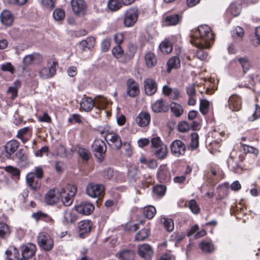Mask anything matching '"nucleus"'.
Listing matches in <instances>:
<instances>
[{
    "instance_id": "1",
    "label": "nucleus",
    "mask_w": 260,
    "mask_h": 260,
    "mask_svg": "<svg viewBox=\"0 0 260 260\" xmlns=\"http://www.w3.org/2000/svg\"><path fill=\"white\" fill-rule=\"evenodd\" d=\"M190 38L191 43L194 45L203 46V44L211 45L214 40V34L209 26L202 25L198 29L191 31Z\"/></svg>"
},
{
    "instance_id": "2",
    "label": "nucleus",
    "mask_w": 260,
    "mask_h": 260,
    "mask_svg": "<svg viewBox=\"0 0 260 260\" xmlns=\"http://www.w3.org/2000/svg\"><path fill=\"white\" fill-rule=\"evenodd\" d=\"M108 104L107 100L101 95L95 96L94 100L84 96L80 102V109L85 112L90 111L93 107L99 110L105 109Z\"/></svg>"
},
{
    "instance_id": "3",
    "label": "nucleus",
    "mask_w": 260,
    "mask_h": 260,
    "mask_svg": "<svg viewBox=\"0 0 260 260\" xmlns=\"http://www.w3.org/2000/svg\"><path fill=\"white\" fill-rule=\"evenodd\" d=\"M76 191V187L73 185H68L66 188H62L58 191L59 198L61 199V201L65 206H69L73 203Z\"/></svg>"
},
{
    "instance_id": "4",
    "label": "nucleus",
    "mask_w": 260,
    "mask_h": 260,
    "mask_svg": "<svg viewBox=\"0 0 260 260\" xmlns=\"http://www.w3.org/2000/svg\"><path fill=\"white\" fill-rule=\"evenodd\" d=\"M37 243L39 247L46 251H50L53 247V240L48 234L45 232L39 233Z\"/></svg>"
},
{
    "instance_id": "5",
    "label": "nucleus",
    "mask_w": 260,
    "mask_h": 260,
    "mask_svg": "<svg viewBox=\"0 0 260 260\" xmlns=\"http://www.w3.org/2000/svg\"><path fill=\"white\" fill-rule=\"evenodd\" d=\"M139 15V11L137 8L128 9L124 15V24L126 27L133 26L137 22Z\"/></svg>"
},
{
    "instance_id": "6",
    "label": "nucleus",
    "mask_w": 260,
    "mask_h": 260,
    "mask_svg": "<svg viewBox=\"0 0 260 260\" xmlns=\"http://www.w3.org/2000/svg\"><path fill=\"white\" fill-rule=\"evenodd\" d=\"M170 148L173 155L179 157L184 154L186 151V145L181 140H175L171 144Z\"/></svg>"
},
{
    "instance_id": "7",
    "label": "nucleus",
    "mask_w": 260,
    "mask_h": 260,
    "mask_svg": "<svg viewBox=\"0 0 260 260\" xmlns=\"http://www.w3.org/2000/svg\"><path fill=\"white\" fill-rule=\"evenodd\" d=\"M92 148L98 159L102 160L104 157L106 146L103 140L100 139L95 140L92 144Z\"/></svg>"
},
{
    "instance_id": "8",
    "label": "nucleus",
    "mask_w": 260,
    "mask_h": 260,
    "mask_svg": "<svg viewBox=\"0 0 260 260\" xmlns=\"http://www.w3.org/2000/svg\"><path fill=\"white\" fill-rule=\"evenodd\" d=\"M104 187L101 184L90 183L86 187V192L88 196L92 198H95L103 195Z\"/></svg>"
},
{
    "instance_id": "9",
    "label": "nucleus",
    "mask_w": 260,
    "mask_h": 260,
    "mask_svg": "<svg viewBox=\"0 0 260 260\" xmlns=\"http://www.w3.org/2000/svg\"><path fill=\"white\" fill-rule=\"evenodd\" d=\"M75 208L78 213L87 215H90L93 212L94 207L91 203L83 201L76 205Z\"/></svg>"
},
{
    "instance_id": "10",
    "label": "nucleus",
    "mask_w": 260,
    "mask_h": 260,
    "mask_svg": "<svg viewBox=\"0 0 260 260\" xmlns=\"http://www.w3.org/2000/svg\"><path fill=\"white\" fill-rule=\"evenodd\" d=\"M72 10L76 15H83L86 9V5L83 0H72L71 2Z\"/></svg>"
},
{
    "instance_id": "11",
    "label": "nucleus",
    "mask_w": 260,
    "mask_h": 260,
    "mask_svg": "<svg viewBox=\"0 0 260 260\" xmlns=\"http://www.w3.org/2000/svg\"><path fill=\"white\" fill-rule=\"evenodd\" d=\"M242 105V100L237 94H233L228 99V106L232 111H238Z\"/></svg>"
},
{
    "instance_id": "12",
    "label": "nucleus",
    "mask_w": 260,
    "mask_h": 260,
    "mask_svg": "<svg viewBox=\"0 0 260 260\" xmlns=\"http://www.w3.org/2000/svg\"><path fill=\"white\" fill-rule=\"evenodd\" d=\"M26 181L27 185L34 191L40 188L41 184L40 179L35 177V174L32 173H29L26 175Z\"/></svg>"
},
{
    "instance_id": "13",
    "label": "nucleus",
    "mask_w": 260,
    "mask_h": 260,
    "mask_svg": "<svg viewBox=\"0 0 260 260\" xmlns=\"http://www.w3.org/2000/svg\"><path fill=\"white\" fill-rule=\"evenodd\" d=\"M126 87V93L130 97H135L139 94V85L134 79L127 80Z\"/></svg>"
},
{
    "instance_id": "14",
    "label": "nucleus",
    "mask_w": 260,
    "mask_h": 260,
    "mask_svg": "<svg viewBox=\"0 0 260 260\" xmlns=\"http://www.w3.org/2000/svg\"><path fill=\"white\" fill-rule=\"evenodd\" d=\"M56 62H53L50 67L42 68L39 72L40 78L46 79L53 76L56 73Z\"/></svg>"
},
{
    "instance_id": "15",
    "label": "nucleus",
    "mask_w": 260,
    "mask_h": 260,
    "mask_svg": "<svg viewBox=\"0 0 260 260\" xmlns=\"http://www.w3.org/2000/svg\"><path fill=\"white\" fill-rule=\"evenodd\" d=\"M92 226V222L89 220H82L78 223L79 236L80 237L83 238L85 235L89 233Z\"/></svg>"
},
{
    "instance_id": "16",
    "label": "nucleus",
    "mask_w": 260,
    "mask_h": 260,
    "mask_svg": "<svg viewBox=\"0 0 260 260\" xmlns=\"http://www.w3.org/2000/svg\"><path fill=\"white\" fill-rule=\"evenodd\" d=\"M106 141L109 140V145L116 149H119L122 146L121 140L119 136L115 134H110L104 136Z\"/></svg>"
},
{
    "instance_id": "17",
    "label": "nucleus",
    "mask_w": 260,
    "mask_h": 260,
    "mask_svg": "<svg viewBox=\"0 0 260 260\" xmlns=\"http://www.w3.org/2000/svg\"><path fill=\"white\" fill-rule=\"evenodd\" d=\"M138 253L141 257L144 258L145 260H150L153 252L149 245L144 244L139 247Z\"/></svg>"
},
{
    "instance_id": "18",
    "label": "nucleus",
    "mask_w": 260,
    "mask_h": 260,
    "mask_svg": "<svg viewBox=\"0 0 260 260\" xmlns=\"http://www.w3.org/2000/svg\"><path fill=\"white\" fill-rule=\"evenodd\" d=\"M19 147V142L14 140L8 142L5 146L6 156L7 158H10L11 156L14 154Z\"/></svg>"
},
{
    "instance_id": "19",
    "label": "nucleus",
    "mask_w": 260,
    "mask_h": 260,
    "mask_svg": "<svg viewBox=\"0 0 260 260\" xmlns=\"http://www.w3.org/2000/svg\"><path fill=\"white\" fill-rule=\"evenodd\" d=\"M145 93L148 95H152L157 90V85L154 80L148 78L144 81Z\"/></svg>"
},
{
    "instance_id": "20",
    "label": "nucleus",
    "mask_w": 260,
    "mask_h": 260,
    "mask_svg": "<svg viewBox=\"0 0 260 260\" xmlns=\"http://www.w3.org/2000/svg\"><path fill=\"white\" fill-rule=\"evenodd\" d=\"M36 250V246L35 244L28 243L22 247V256L24 258H31L35 254Z\"/></svg>"
},
{
    "instance_id": "21",
    "label": "nucleus",
    "mask_w": 260,
    "mask_h": 260,
    "mask_svg": "<svg viewBox=\"0 0 260 260\" xmlns=\"http://www.w3.org/2000/svg\"><path fill=\"white\" fill-rule=\"evenodd\" d=\"M150 122V116L147 112H141L136 118L137 123L141 127L147 126Z\"/></svg>"
},
{
    "instance_id": "22",
    "label": "nucleus",
    "mask_w": 260,
    "mask_h": 260,
    "mask_svg": "<svg viewBox=\"0 0 260 260\" xmlns=\"http://www.w3.org/2000/svg\"><path fill=\"white\" fill-rule=\"evenodd\" d=\"M152 110L155 113L166 112L169 110V106L164 103L163 100H159L153 103L152 106Z\"/></svg>"
},
{
    "instance_id": "23",
    "label": "nucleus",
    "mask_w": 260,
    "mask_h": 260,
    "mask_svg": "<svg viewBox=\"0 0 260 260\" xmlns=\"http://www.w3.org/2000/svg\"><path fill=\"white\" fill-rule=\"evenodd\" d=\"M77 219L76 214L71 210H67L63 213L62 222L64 224L73 223Z\"/></svg>"
},
{
    "instance_id": "24",
    "label": "nucleus",
    "mask_w": 260,
    "mask_h": 260,
    "mask_svg": "<svg viewBox=\"0 0 260 260\" xmlns=\"http://www.w3.org/2000/svg\"><path fill=\"white\" fill-rule=\"evenodd\" d=\"M0 19L3 24L8 26L12 25L14 20L11 12L7 10L2 11L0 15Z\"/></svg>"
},
{
    "instance_id": "25",
    "label": "nucleus",
    "mask_w": 260,
    "mask_h": 260,
    "mask_svg": "<svg viewBox=\"0 0 260 260\" xmlns=\"http://www.w3.org/2000/svg\"><path fill=\"white\" fill-rule=\"evenodd\" d=\"M59 198V194L55 192L53 189L50 190L46 194L45 202L48 205H53L57 203Z\"/></svg>"
},
{
    "instance_id": "26",
    "label": "nucleus",
    "mask_w": 260,
    "mask_h": 260,
    "mask_svg": "<svg viewBox=\"0 0 260 260\" xmlns=\"http://www.w3.org/2000/svg\"><path fill=\"white\" fill-rule=\"evenodd\" d=\"M16 157L18 159L17 163L21 167L25 168L29 166V161L26 154L22 149H20L16 153Z\"/></svg>"
},
{
    "instance_id": "27",
    "label": "nucleus",
    "mask_w": 260,
    "mask_h": 260,
    "mask_svg": "<svg viewBox=\"0 0 260 260\" xmlns=\"http://www.w3.org/2000/svg\"><path fill=\"white\" fill-rule=\"evenodd\" d=\"M95 39L92 37L87 38L80 42V47L83 51L91 50L94 45Z\"/></svg>"
},
{
    "instance_id": "28",
    "label": "nucleus",
    "mask_w": 260,
    "mask_h": 260,
    "mask_svg": "<svg viewBox=\"0 0 260 260\" xmlns=\"http://www.w3.org/2000/svg\"><path fill=\"white\" fill-rule=\"evenodd\" d=\"M157 175L160 182H164L169 179V174L166 166H160L159 168Z\"/></svg>"
},
{
    "instance_id": "29",
    "label": "nucleus",
    "mask_w": 260,
    "mask_h": 260,
    "mask_svg": "<svg viewBox=\"0 0 260 260\" xmlns=\"http://www.w3.org/2000/svg\"><path fill=\"white\" fill-rule=\"evenodd\" d=\"M42 57L41 55L39 53H35L26 55L23 59V62L25 66H28L35 61H40Z\"/></svg>"
},
{
    "instance_id": "30",
    "label": "nucleus",
    "mask_w": 260,
    "mask_h": 260,
    "mask_svg": "<svg viewBox=\"0 0 260 260\" xmlns=\"http://www.w3.org/2000/svg\"><path fill=\"white\" fill-rule=\"evenodd\" d=\"M7 260H18L19 253L17 249L14 247H10L5 252Z\"/></svg>"
},
{
    "instance_id": "31",
    "label": "nucleus",
    "mask_w": 260,
    "mask_h": 260,
    "mask_svg": "<svg viewBox=\"0 0 260 260\" xmlns=\"http://www.w3.org/2000/svg\"><path fill=\"white\" fill-rule=\"evenodd\" d=\"M204 45L203 46H198L197 45H194L197 48H198V50L197 51V57L198 58L201 60H205L208 56L207 53L203 50L205 48H209L211 45H208V44H203Z\"/></svg>"
},
{
    "instance_id": "32",
    "label": "nucleus",
    "mask_w": 260,
    "mask_h": 260,
    "mask_svg": "<svg viewBox=\"0 0 260 260\" xmlns=\"http://www.w3.org/2000/svg\"><path fill=\"white\" fill-rule=\"evenodd\" d=\"M169 108H170L174 116L177 117H180L183 113V109L182 106L175 102H172Z\"/></svg>"
},
{
    "instance_id": "33",
    "label": "nucleus",
    "mask_w": 260,
    "mask_h": 260,
    "mask_svg": "<svg viewBox=\"0 0 260 260\" xmlns=\"http://www.w3.org/2000/svg\"><path fill=\"white\" fill-rule=\"evenodd\" d=\"M180 19L181 17L178 14H173L166 16L165 22L166 23V25H176L178 24Z\"/></svg>"
},
{
    "instance_id": "34",
    "label": "nucleus",
    "mask_w": 260,
    "mask_h": 260,
    "mask_svg": "<svg viewBox=\"0 0 260 260\" xmlns=\"http://www.w3.org/2000/svg\"><path fill=\"white\" fill-rule=\"evenodd\" d=\"M154 153L155 155L159 159L164 158L168 153V148L167 146L165 145H161L158 147L154 149Z\"/></svg>"
},
{
    "instance_id": "35",
    "label": "nucleus",
    "mask_w": 260,
    "mask_h": 260,
    "mask_svg": "<svg viewBox=\"0 0 260 260\" xmlns=\"http://www.w3.org/2000/svg\"><path fill=\"white\" fill-rule=\"evenodd\" d=\"M159 49L162 53L169 54L172 51V43L169 40H165L160 44Z\"/></svg>"
},
{
    "instance_id": "36",
    "label": "nucleus",
    "mask_w": 260,
    "mask_h": 260,
    "mask_svg": "<svg viewBox=\"0 0 260 260\" xmlns=\"http://www.w3.org/2000/svg\"><path fill=\"white\" fill-rule=\"evenodd\" d=\"M200 247L204 252L211 253L214 250V247L211 242L204 240L200 244Z\"/></svg>"
},
{
    "instance_id": "37",
    "label": "nucleus",
    "mask_w": 260,
    "mask_h": 260,
    "mask_svg": "<svg viewBox=\"0 0 260 260\" xmlns=\"http://www.w3.org/2000/svg\"><path fill=\"white\" fill-rule=\"evenodd\" d=\"M168 72H170L172 69H177L180 66V61L179 58L177 56L171 57L167 62Z\"/></svg>"
},
{
    "instance_id": "38",
    "label": "nucleus",
    "mask_w": 260,
    "mask_h": 260,
    "mask_svg": "<svg viewBox=\"0 0 260 260\" xmlns=\"http://www.w3.org/2000/svg\"><path fill=\"white\" fill-rule=\"evenodd\" d=\"M244 34L243 28L237 26L233 30L232 35L233 39L235 40V42H239L242 39Z\"/></svg>"
},
{
    "instance_id": "39",
    "label": "nucleus",
    "mask_w": 260,
    "mask_h": 260,
    "mask_svg": "<svg viewBox=\"0 0 260 260\" xmlns=\"http://www.w3.org/2000/svg\"><path fill=\"white\" fill-rule=\"evenodd\" d=\"M145 61L149 67L154 66L156 63V58L155 54L151 52H148L145 55Z\"/></svg>"
},
{
    "instance_id": "40",
    "label": "nucleus",
    "mask_w": 260,
    "mask_h": 260,
    "mask_svg": "<svg viewBox=\"0 0 260 260\" xmlns=\"http://www.w3.org/2000/svg\"><path fill=\"white\" fill-rule=\"evenodd\" d=\"M222 171L218 167H211L210 169V171L208 172L207 175V177L212 180V176L221 177Z\"/></svg>"
},
{
    "instance_id": "41",
    "label": "nucleus",
    "mask_w": 260,
    "mask_h": 260,
    "mask_svg": "<svg viewBox=\"0 0 260 260\" xmlns=\"http://www.w3.org/2000/svg\"><path fill=\"white\" fill-rule=\"evenodd\" d=\"M241 8L239 4L233 3L229 8L228 11L234 16H238L241 12Z\"/></svg>"
},
{
    "instance_id": "42",
    "label": "nucleus",
    "mask_w": 260,
    "mask_h": 260,
    "mask_svg": "<svg viewBox=\"0 0 260 260\" xmlns=\"http://www.w3.org/2000/svg\"><path fill=\"white\" fill-rule=\"evenodd\" d=\"M53 17L56 21H61L65 17V12L60 8H57L53 12Z\"/></svg>"
},
{
    "instance_id": "43",
    "label": "nucleus",
    "mask_w": 260,
    "mask_h": 260,
    "mask_svg": "<svg viewBox=\"0 0 260 260\" xmlns=\"http://www.w3.org/2000/svg\"><path fill=\"white\" fill-rule=\"evenodd\" d=\"M107 6L110 10L115 11L121 7V4L119 0H109Z\"/></svg>"
},
{
    "instance_id": "44",
    "label": "nucleus",
    "mask_w": 260,
    "mask_h": 260,
    "mask_svg": "<svg viewBox=\"0 0 260 260\" xmlns=\"http://www.w3.org/2000/svg\"><path fill=\"white\" fill-rule=\"evenodd\" d=\"M240 63L243 71V73L245 74L250 68V63L247 57H240L238 59Z\"/></svg>"
},
{
    "instance_id": "45",
    "label": "nucleus",
    "mask_w": 260,
    "mask_h": 260,
    "mask_svg": "<svg viewBox=\"0 0 260 260\" xmlns=\"http://www.w3.org/2000/svg\"><path fill=\"white\" fill-rule=\"evenodd\" d=\"M232 160L231 158L230 160H228V166L230 170L233 171L234 173L237 174H240L242 172V168L238 165L237 162H234L233 161L231 162Z\"/></svg>"
},
{
    "instance_id": "46",
    "label": "nucleus",
    "mask_w": 260,
    "mask_h": 260,
    "mask_svg": "<svg viewBox=\"0 0 260 260\" xmlns=\"http://www.w3.org/2000/svg\"><path fill=\"white\" fill-rule=\"evenodd\" d=\"M149 235V231L147 229H143L136 234L135 239L137 241H143L147 238Z\"/></svg>"
},
{
    "instance_id": "47",
    "label": "nucleus",
    "mask_w": 260,
    "mask_h": 260,
    "mask_svg": "<svg viewBox=\"0 0 260 260\" xmlns=\"http://www.w3.org/2000/svg\"><path fill=\"white\" fill-rule=\"evenodd\" d=\"M156 213L155 208L152 206L146 207L144 209V214L148 219L152 218Z\"/></svg>"
},
{
    "instance_id": "48",
    "label": "nucleus",
    "mask_w": 260,
    "mask_h": 260,
    "mask_svg": "<svg viewBox=\"0 0 260 260\" xmlns=\"http://www.w3.org/2000/svg\"><path fill=\"white\" fill-rule=\"evenodd\" d=\"M113 55L116 58H121L123 55L124 52L120 45H117L112 50Z\"/></svg>"
},
{
    "instance_id": "49",
    "label": "nucleus",
    "mask_w": 260,
    "mask_h": 260,
    "mask_svg": "<svg viewBox=\"0 0 260 260\" xmlns=\"http://www.w3.org/2000/svg\"><path fill=\"white\" fill-rule=\"evenodd\" d=\"M78 153L79 156L84 160H88L91 157L89 150L86 148H79Z\"/></svg>"
},
{
    "instance_id": "50",
    "label": "nucleus",
    "mask_w": 260,
    "mask_h": 260,
    "mask_svg": "<svg viewBox=\"0 0 260 260\" xmlns=\"http://www.w3.org/2000/svg\"><path fill=\"white\" fill-rule=\"evenodd\" d=\"M32 217L34 218L37 221L42 219L48 222L51 219L48 215L41 212H38L37 213H34L32 215Z\"/></svg>"
},
{
    "instance_id": "51",
    "label": "nucleus",
    "mask_w": 260,
    "mask_h": 260,
    "mask_svg": "<svg viewBox=\"0 0 260 260\" xmlns=\"http://www.w3.org/2000/svg\"><path fill=\"white\" fill-rule=\"evenodd\" d=\"M209 102L206 100H201L200 104V111L204 115L208 112Z\"/></svg>"
},
{
    "instance_id": "52",
    "label": "nucleus",
    "mask_w": 260,
    "mask_h": 260,
    "mask_svg": "<svg viewBox=\"0 0 260 260\" xmlns=\"http://www.w3.org/2000/svg\"><path fill=\"white\" fill-rule=\"evenodd\" d=\"M10 230L8 226L4 222H0V237L5 238L9 235Z\"/></svg>"
},
{
    "instance_id": "53",
    "label": "nucleus",
    "mask_w": 260,
    "mask_h": 260,
    "mask_svg": "<svg viewBox=\"0 0 260 260\" xmlns=\"http://www.w3.org/2000/svg\"><path fill=\"white\" fill-rule=\"evenodd\" d=\"M166 191V187L163 185H156L153 187V192L159 196H163Z\"/></svg>"
},
{
    "instance_id": "54",
    "label": "nucleus",
    "mask_w": 260,
    "mask_h": 260,
    "mask_svg": "<svg viewBox=\"0 0 260 260\" xmlns=\"http://www.w3.org/2000/svg\"><path fill=\"white\" fill-rule=\"evenodd\" d=\"M5 170L10 173L12 176L15 177L17 179H18L20 175V171L18 169L9 166L5 168Z\"/></svg>"
},
{
    "instance_id": "55",
    "label": "nucleus",
    "mask_w": 260,
    "mask_h": 260,
    "mask_svg": "<svg viewBox=\"0 0 260 260\" xmlns=\"http://www.w3.org/2000/svg\"><path fill=\"white\" fill-rule=\"evenodd\" d=\"M165 228L168 232H172L174 229L173 220L170 218H164Z\"/></svg>"
},
{
    "instance_id": "56",
    "label": "nucleus",
    "mask_w": 260,
    "mask_h": 260,
    "mask_svg": "<svg viewBox=\"0 0 260 260\" xmlns=\"http://www.w3.org/2000/svg\"><path fill=\"white\" fill-rule=\"evenodd\" d=\"M190 147L192 149L197 148L199 146V135L196 133H193L191 135Z\"/></svg>"
},
{
    "instance_id": "57",
    "label": "nucleus",
    "mask_w": 260,
    "mask_h": 260,
    "mask_svg": "<svg viewBox=\"0 0 260 260\" xmlns=\"http://www.w3.org/2000/svg\"><path fill=\"white\" fill-rule=\"evenodd\" d=\"M188 207L194 214H198L200 212V209L197 202L194 200H191L189 201Z\"/></svg>"
},
{
    "instance_id": "58",
    "label": "nucleus",
    "mask_w": 260,
    "mask_h": 260,
    "mask_svg": "<svg viewBox=\"0 0 260 260\" xmlns=\"http://www.w3.org/2000/svg\"><path fill=\"white\" fill-rule=\"evenodd\" d=\"M15 86H11L8 89V93H11L12 99H14L17 95V92H18V88L17 86H19L20 85V82L19 81L15 82L14 83Z\"/></svg>"
},
{
    "instance_id": "59",
    "label": "nucleus",
    "mask_w": 260,
    "mask_h": 260,
    "mask_svg": "<svg viewBox=\"0 0 260 260\" xmlns=\"http://www.w3.org/2000/svg\"><path fill=\"white\" fill-rule=\"evenodd\" d=\"M118 257L121 259H124L127 258L132 257L133 255V252L129 250H124L120 252L118 254Z\"/></svg>"
},
{
    "instance_id": "60",
    "label": "nucleus",
    "mask_w": 260,
    "mask_h": 260,
    "mask_svg": "<svg viewBox=\"0 0 260 260\" xmlns=\"http://www.w3.org/2000/svg\"><path fill=\"white\" fill-rule=\"evenodd\" d=\"M243 149L246 153H249L254 154L256 156L258 153V150L252 146H250L245 144H243Z\"/></svg>"
},
{
    "instance_id": "61",
    "label": "nucleus",
    "mask_w": 260,
    "mask_h": 260,
    "mask_svg": "<svg viewBox=\"0 0 260 260\" xmlns=\"http://www.w3.org/2000/svg\"><path fill=\"white\" fill-rule=\"evenodd\" d=\"M260 117V107L258 105H255V110L254 113L248 118L250 121H253Z\"/></svg>"
},
{
    "instance_id": "62",
    "label": "nucleus",
    "mask_w": 260,
    "mask_h": 260,
    "mask_svg": "<svg viewBox=\"0 0 260 260\" xmlns=\"http://www.w3.org/2000/svg\"><path fill=\"white\" fill-rule=\"evenodd\" d=\"M122 149L124 151V154L127 156L130 157L132 154V149L131 146L129 143H124L122 146Z\"/></svg>"
},
{
    "instance_id": "63",
    "label": "nucleus",
    "mask_w": 260,
    "mask_h": 260,
    "mask_svg": "<svg viewBox=\"0 0 260 260\" xmlns=\"http://www.w3.org/2000/svg\"><path fill=\"white\" fill-rule=\"evenodd\" d=\"M1 69L3 71L9 72L11 74L14 73V68L10 62H7L1 66Z\"/></svg>"
},
{
    "instance_id": "64",
    "label": "nucleus",
    "mask_w": 260,
    "mask_h": 260,
    "mask_svg": "<svg viewBox=\"0 0 260 260\" xmlns=\"http://www.w3.org/2000/svg\"><path fill=\"white\" fill-rule=\"evenodd\" d=\"M152 147L153 149L158 148L161 145H165L159 137H155L151 139V140Z\"/></svg>"
}]
</instances>
